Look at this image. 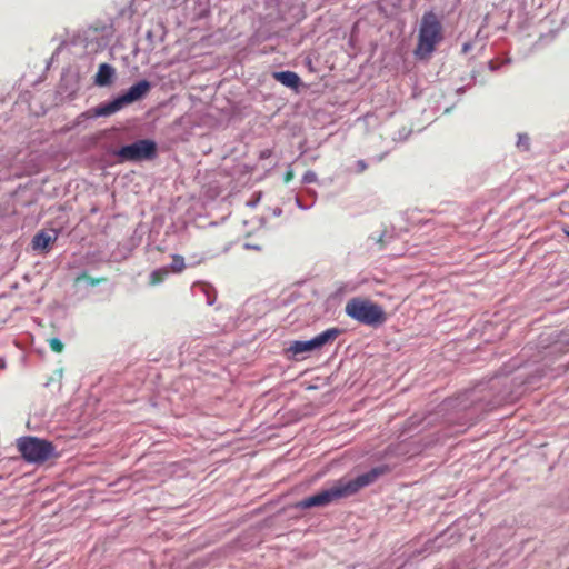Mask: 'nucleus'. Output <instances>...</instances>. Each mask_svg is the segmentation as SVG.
I'll return each instance as SVG.
<instances>
[{
  "mask_svg": "<svg viewBox=\"0 0 569 569\" xmlns=\"http://www.w3.org/2000/svg\"><path fill=\"white\" fill-rule=\"evenodd\" d=\"M387 470V467H377L352 480L346 481L340 479L336 481L330 488L305 498L298 503V507L302 509L322 507L336 500L352 496L360 489L373 483L380 476L385 475Z\"/></svg>",
  "mask_w": 569,
  "mask_h": 569,
  "instance_id": "obj_1",
  "label": "nucleus"
},
{
  "mask_svg": "<svg viewBox=\"0 0 569 569\" xmlns=\"http://www.w3.org/2000/svg\"><path fill=\"white\" fill-rule=\"evenodd\" d=\"M442 39V26L437 14L433 11L425 12L420 22L415 56L420 60L429 58Z\"/></svg>",
  "mask_w": 569,
  "mask_h": 569,
  "instance_id": "obj_2",
  "label": "nucleus"
},
{
  "mask_svg": "<svg viewBox=\"0 0 569 569\" xmlns=\"http://www.w3.org/2000/svg\"><path fill=\"white\" fill-rule=\"evenodd\" d=\"M346 313L360 323L378 326L386 321L383 309L369 299L356 297L346 305Z\"/></svg>",
  "mask_w": 569,
  "mask_h": 569,
  "instance_id": "obj_3",
  "label": "nucleus"
},
{
  "mask_svg": "<svg viewBox=\"0 0 569 569\" xmlns=\"http://www.w3.org/2000/svg\"><path fill=\"white\" fill-rule=\"evenodd\" d=\"M118 163L150 161L157 157V143L150 139H139L130 144L110 151Z\"/></svg>",
  "mask_w": 569,
  "mask_h": 569,
  "instance_id": "obj_4",
  "label": "nucleus"
},
{
  "mask_svg": "<svg viewBox=\"0 0 569 569\" xmlns=\"http://www.w3.org/2000/svg\"><path fill=\"white\" fill-rule=\"evenodd\" d=\"M17 448L21 457L30 463H43L54 451L50 441L32 436L21 437L17 440Z\"/></svg>",
  "mask_w": 569,
  "mask_h": 569,
  "instance_id": "obj_5",
  "label": "nucleus"
},
{
  "mask_svg": "<svg viewBox=\"0 0 569 569\" xmlns=\"http://www.w3.org/2000/svg\"><path fill=\"white\" fill-rule=\"evenodd\" d=\"M268 18L286 22H296L302 16L300 0H263Z\"/></svg>",
  "mask_w": 569,
  "mask_h": 569,
  "instance_id": "obj_6",
  "label": "nucleus"
},
{
  "mask_svg": "<svg viewBox=\"0 0 569 569\" xmlns=\"http://www.w3.org/2000/svg\"><path fill=\"white\" fill-rule=\"evenodd\" d=\"M151 89V82L142 79L136 83H133L127 91L117 96L114 99L107 102V107L104 108L107 112H111V114L118 112L126 106L133 103L143 97Z\"/></svg>",
  "mask_w": 569,
  "mask_h": 569,
  "instance_id": "obj_7",
  "label": "nucleus"
},
{
  "mask_svg": "<svg viewBox=\"0 0 569 569\" xmlns=\"http://www.w3.org/2000/svg\"><path fill=\"white\" fill-rule=\"evenodd\" d=\"M340 333V330L337 328H330L325 330L323 332L319 333L315 338L308 341H295L291 347L290 351L293 355H299L308 351H312L315 349H319L322 346H325L328 342L333 341Z\"/></svg>",
  "mask_w": 569,
  "mask_h": 569,
  "instance_id": "obj_8",
  "label": "nucleus"
},
{
  "mask_svg": "<svg viewBox=\"0 0 569 569\" xmlns=\"http://www.w3.org/2000/svg\"><path fill=\"white\" fill-rule=\"evenodd\" d=\"M117 78L116 68L110 63L99 64L98 71L93 77V83L97 87L104 88L111 86Z\"/></svg>",
  "mask_w": 569,
  "mask_h": 569,
  "instance_id": "obj_9",
  "label": "nucleus"
},
{
  "mask_svg": "<svg viewBox=\"0 0 569 569\" xmlns=\"http://www.w3.org/2000/svg\"><path fill=\"white\" fill-rule=\"evenodd\" d=\"M107 107V102L104 103H100L99 106L92 108V109H89L82 113H80L79 116H77V118L73 120L70 129H74L77 127H87V122L89 120H92V119H96V118H99V117H109L111 116V112H107L106 111V108Z\"/></svg>",
  "mask_w": 569,
  "mask_h": 569,
  "instance_id": "obj_10",
  "label": "nucleus"
},
{
  "mask_svg": "<svg viewBox=\"0 0 569 569\" xmlns=\"http://www.w3.org/2000/svg\"><path fill=\"white\" fill-rule=\"evenodd\" d=\"M58 239L57 229H42L34 234L31 241V249H47V247Z\"/></svg>",
  "mask_w": 569,
  "mask_h": 569,
  "instance_id": "obj_11",
  "label": "nucleus"
},
{
  "mask_svg": "<svg viewBox=\"0 0 569 569\" xmlns=\"http://www.w3.org/2000/svg\"><path fill=\"white\" fill-rule=\"evenodd\" d=\"M272 77L274 80L280 82L282 86L292 89L295 91L299 90V87L301 86V79L298 76L297 72L284 70V71H274L272 73Z\"/></svg>",
  "mask_w": 569,
  "mask_h": 569,
  "instance_id": "obj_12",
  "label": "nucleus"
},
{
  "mask_svg": "<svg viewBox=\"0 0 569 569\" xmlns=\"http://www.w3.org/2000/svg\"><path fill=\"white\" fill-rule=\"evenodd\" d=\"M202 259H189L186 264L184 258L180 254L172 256V262L169 267L170 272H181L187 266L194 267L201 262Z\"/></svg>",
  "mask_w": 569,
  "mask_h": 569,
  "instance_id": "obj_13",
  "label": "nucleus"
},
{
  "mask_svg": "<svg viewBox=\"0 0 569 569\" xmlns=\"http://www.w3.org/2000/svg\"><path fill=\"white\" fill-rule=\"evenodd\" d=\"M392 238H393V233L385 230V231L377 232V234L370 236L369 239L373 241V244L389 246V244H391L390 240Z\"/></svg>",
  "mask_w": 569,
  "mask_h": 569,
  "instance_id": "obj_14",
  "label": "nucleus"
},
{
  "mask_svg": "<svg viewBox=\"0 0 569 569\" xmlns=\"http://www.w3.org/2000/svg\"><path fill=\"white\" fill-rule=\"evenodd\" d=\"M170 273L168 267L159 268L150 274V284L156 286L162 282Z\"/></svg>",
  "mask_w": 569,
  "mask_h": 569,
  "instance_id": "obj_15",
  "label": "nucleus"
},
{
  "mask_svg": "<svg viewBox=\"0 0 569 569\" xmlns=\"http://www.w3.org/2000/svg\"><path fill=\"white\" fill-rule=\"evenodd\" d=\"M163 34H156L154 30H148L146 32V50L152 51L156 48L157 42L161 41Z\"/></svg>",
  "mask_w": 569,
  "mask_h": 569,
  "instance_id": "obj_16",
  "label": "nucleus"
},
{
  "mask_svg": "<svg viewBox=\"0 0 569 569\" xmlns=\"http://www.w3.org/2000/svg\"><path fill=\"white\" fill-rule=\"evenodd\" d=\"M154 0H132L131 3H130V8L132 9L133 12H147L150 7H151V2H153Z\"/></svg>",
  "mask_w": 569,
  "mask_h": 569,
  "instance_id": "obj_17",
  "label": "nucleus"
},
{
  "mask_svg": "<svg viewBox=\"0 0 569 569\" xmlns=\"http://www.w3.org/2000/svg\"><path fill=\"white\" fill-rule=\"evenodd\" d=\"M187 1L188 0H158V6L163 10H170L183 6Z\"/></svg>",
  "mask_w": 569,
  "mask_h": 569,
  "instance_id": "obj_18",
  "label": "nucleus"
},
{
  "mask_svg": "<svg viewBox=\"0 0 569 569\" xmlns=\"http://www.w3.org/2000/svg\"><path fill=\"white\" fill-rule=\"evenodd\" d=\"M516 146L521 151H528L530 148V138L527 133H518Z\"/></svg>",
  "mask_w": 569,
  "mask_h": 569,
  "instance_id": "obj_19",
  "label": "nucleus"
},
{
  "mask_svg": "<svg viewBox=\"0 0 569 569\" xmlns=\"http://www.w3.org/2000/svg\"><path fill=\"white\" fill-rule=\"evenodd\" d=\"M48 343L50 349L56 353H61L64 350L63 342L58 338H50Z\"/></svg>",
  "mask_w": 569,
  "mask_h": 569,
  "instance_id": "obj_20",
  "label": "nucleus"
},
{
  "mask_svg": "<svg viewBox=\"0 0 569 569\" xmlns=\"http://www.w3.org/2000/svg\"><path fill=\"white\" fill-rule=\"evenodd\" d=\"M80 280H86L89 284L96 286V284H99V283L106 281L107 279L106 278H92V277L88 276L87 273H82L81 276H79L77 278V281H80Z\"/></svg>",
  "mask_w": 569,
  "mask_h": 569,
  "instance_id": "obj_21",
  "label": "nucleus"
},
{
  "mask_svg": "<svg viewBox=\"0 0 569 569\" xmlns=\"http://www.w3.org/2000/svg\"><path fill=\"white\" fill-rule=\"evenodd\" d=\"M318 180L317 173L312 170H308L302 176V183H313Z\"/></svg>",
  "mask_w": 569,
  "mask_h": 569,
  "instance_id": "obj_22",
  "label": "nucleus"
},
{
  "mask_svg": "<svg viewBox=\"0 0 569 569\" xmlns=\"http://www.w3.org/2000/svg\"><path fill=\"white\" fill-rule=\"evenodd\" d=\"M368 168V164L365 160L360 159L356 162V172L357 173H362L363 171H366Z\"/></svg>",
  "mask_w": 569,
  "mask_h": 569,
  "instance_id": "obj_23",
  "label": "nucleus"
},
{
  "mask_svg": "<svg viewBox=\"0 0 569 569\" xmlns=\"http://www.w3.org/2000/svg\"><path fill=\"white\" fill-rule=\"evenodd\" d=\"M562 234L560 236V240L558 241L560 244H569V230L563 229Z\"/></svg>",
  "mask_w": 569,
  "mask_h": 569,
  "instance_id": "obj_24",
  "label": "nucleus"
},
{
  "mask_svg": "<svg viewBox=\"0 0 569 569\" xmlns=\"http://www.w3.org/2000/svg\"><path fill=\"white\" fill-rule=\"evenodd\" d=\"M472 47H473L472 42H470V41L469 42H465L462 44L461 52L466 54V53H468L472 49Z\"/></svg>",
  "mask_w": 569,
  "mask_h": 569,
  "instance_id": "obj_25",
  "label": "nucleus"
},
{
  "mask_svg": "<svg viewBox=\"0 0 569 569\" xmlns=\"http://www.w3.org/2000/svg\"><path fill=\"white\" fill-rule=\"evenodd\" d=\"M260 198H261V196H260V194H258L254 199L249 200V201L247 202V206L252 207V208H253V207H256V206L259 203Z\"/></svg>",
  "mask_w": 569,
  "mask_h": 569,
  "instance_id": "obj_26",
  "label": "nucleus"
},
{
  "mask_svg": "<svg viewBox=\"0 0 569 569\" xmlns=\"http://www.w3.org/2000/svg\"><path fill=\"white\" fill-rule=\"evenodd\" d=\"M488 68L490 71H497L500 68V64H497L495 61L491 60L488 62Z\"/></svg>",
  "mask_w": 569,
  "mask_h": 569,
  "instance_id": "obj_27",
  "label": "nucleus"
},
{
  "mask_svg": "<svg viewBox=\"0 0 569 569\" xmlns=\"http://www.w3.org/2000/svg\"><path fill=\"white\" fill-rule=\"evenodd\" d=\"M243 249H260L257 244L244 243Z\"/></svg>",
  "mask_w": 569,
  "mask_h": 569,
  "instance_id": "obj_28",
  "label": "nucleus"
},
{
  "mask_svg": "<svg viewBox=\"0 0 569 569\" xmlns=\"http://www.w3.org/2000/svg\"><path fill=\"white\" fill-rule=\"evenodd\" d=\"M282 213L281 208H274L273 209V216L279 217Z\"/></svg>",
  "mask_w": 569,
  "mask_h": 569,
  "instance_id": "obj_29",
  "label": "nucleus"
},
{
  "mask_svg": "<svg viewBox=\"0 0 569 569\" xmlns=\"http://www.w3.org/2000/svg\"><path fill=\"white\" fill-rule=\"evenodd\" d=\"M385 156H386V153L380 154V156H377V157L375 158V160H376L377 162H379V161H381V160L385 158Z\"/></svg>",
  "mask_w": 569,
  "mask_h": 569,
  "instance_id": "obj_30",
  "label": "nucleus"
},
{
  "mask_svg": "<svg viewBox=\"0 0 569 569\" xmlns=\"http://www.w3.org/2000/svg\"><path fill=\"white\" fill-rule=\"evenodd\" d=\"M399 134L403 136V139H406V138H408L409 132H407V133L405 134V132L399 131Z\"/></svg>",
  "mask_w": 569,
  "mask_h": 569,
  "instance_id": "obj_31",
  "label": "nucleus"
},
{
  "mask_svg": "<svg viewBox=\"0 0 569 569\" xmlns=\"http://www.w3.org/2000/svg\"><path fill=\"white\" fill-rule=\"evenodd\" d=\"M399 134L403 136V139H406V138H408L409 132H407V133L405 134V132L399 131Z\"/></svg>",
  "mask_w": 569,
  "mask_h": 569,
  "instance_id": "obj_32",
  "label": "nucleus"
},
{
  "mask_svg": "<svg viewBox=\"0 0 569 569\" xmlns=\"http://www.w3.org/2000/svg\"><path fill=\"white\" fill-rule=\"evenodd\" d=\"M399 134L403 136V139H406V138H408L409 132H407V133L405 134V132L399 131Z\"/></svg>",
  "mask_w": 569,
  "mask_h": 569,
  "instance_id": "obj_33",
  "label": "nucleus"
},
{
  "mask_svg": "<svg viewBox=\"0 0 569 569\" xmlns=\"http://www.w3.org/2000/svg\"><path fill=\"white\" fill-rule=\"evenodd\" d=\"M60 48H62V44H59V48H57L56 52L53 53V56L58 54L60 52Z\"/></svg>",
  "mask_w": 569,
  "mask_h": 569,
  "instance_id": "obj_34",
  "label": "nucleus"
},
{
  "mask_svg": "<svg viewBox=\"0 0 569 569\" xmlns=\"http://www.w3.org/2000/svg\"><path fill=\"white\" fill-rule=\"evenodd\" d=\"M60 48H62V44H59V48H57L56 52L53 53V56L58 54L60 52Z\"/></svg>",
  "mask_w": 569,
  "mask_h": 569,
  "instance_id": "obj_35",
  "label": "nucleus"
},
{
  "mask_svg": "<svg viewBox=\"0 0 569 569\" xmlns=\"http://www.w3.org/2000/svg\"><path fill=\"white\" fill-rule=\"evenodd\" d=\"M510 62H511V59H509V58H508V59H506V60L502 62V64H509Z\"/></svg>",
  "mask_w": 569,
  "mask_h": 569,
  "instance_id": "obj_36",
  "label": "nucleus"
},
{
  "mask_svg": "<svg viewBox=\"0 0 569 569\" xmlns=\"http://www.w3.org/2000/svg\"><path fill=\"white\" fill-rule=\"evenodd\" d=\"M297 204H298V207H300V208H302V209H306V207H302V206H301V202H300V200H299V199H297Z\"/></svg>",
  "mask_w": 569,
  "mask_h": 569,
  "instance_id": "obj_37",
  "label": "nucleus"
},
{
  "mask_svg": "<svg viewBox=\"0 0 569 569\" xmlns=\"http://www.w3.org/2000/svg\"><path fill=\"white\" fill-rule=\"evenodd\" d=\"M463 91H465V88H463V87H461V88H459V89L457 90V92H458V93H461V92H463Z\"/></svg>",
  "mask_w": 569,
  "mask_h": 569,
  "instance_id": "obj_38",
  "label": "nucleus"
}]
</instances>
